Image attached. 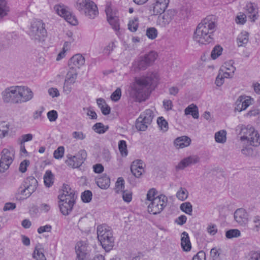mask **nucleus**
<instances>
[{
  "mask_svg": "<svg viewBox=\"0 0 260 260\" xmlns=\"http://www.w3.org/2000/svg\"><path fill=\"white\" fill-rule=\"evenodd\" d=\"M215 16L209 15L198 25L194 32L193 39L201 44H207L214 41V34L217 28Z\"/></svg>",
  "mask_w": 260,
  "mask_h": 260,
  "instance_id": "1",
  "label": "nucleus"
},
{
  "mask_svg": "<svg viewBox=\"0 0 260 260\" xmlns=\"http://www.w3.org/2000/svg\"><path fill=\"white\" fill-rule=\"evenodd\" d=\"M97 235L101 245L106 251H109L112 249L114 245V238L110 226L106 224L98 226Z\"/></svg>",
  "mask_w": 260,
  "mask_h": 260,
  "instance_id": "2",
  "label": "nucleus"
},
{
  "mask_svg": "<svg viewBox=\"0 0 260 260\" xmlns=\"http://www.w3.org/2000/svg\"><path fill=\"white\" fill-rule=\"evenodd\" d=\"M158 80V75L157 72L149 73L146 76L136 78L134 89L138 94L143 95L145 94L149 87L155 83Z\"/></svg>",
  "mask_w": 260,
  "mask_h": 260,
  "instance_id": "3",
  "label": "nucleus"
},
{
  "mask_svg": "<svg viewBox=\"0 0 260 260\" xmlns=\"http://www.w3.org/2000/svg\"><path fill=\"white\" fill-rule=\"evenodd\" d=\"M29 36L35 43L44 42L47 37L45 24L42 20H35L31 23Z\"/></svg>",
  "mask_w": 260,
  "mask_h": 260,
  "instance_id": "4",
  "label": "nucleus"
},
{
  "mask_svg": "<svg viewBox=\"0 0 260 260\" xmlns=\"http://www.w3.org/2000/svg\"><path fill=\"white\" fill-rule=\"evenodd\" d=\"M76 8L91 19L94 18L99 13L96 4L90 0H77Z\"/></svg>",
  "mask_w": 260,
  "mask_h": 260,
  "instance_id": "5",
  "label": "nucleus"
},
{
  "mask_svg": "<svg viewBox=\"0 0 260 260\" xmlns=\"http://www.w3.org/2000/svg\"><path fill=\"white\" fill-rule=\"evenodd\" d=\"M1 158L0 159V172L4 173L10 167L13 162L15 152L12 148L10 149H4L1 153Z\"/></svg>",
  "mask_w": 260,
  "mask_h": 260,
  "instance_id": "6",
  "label": "nucleus"
},
{
  "mask_svg": "<svg viewBox=\"0 0 260 260\" xmlns=\"http://www.w3.org/2000/svg\"><path fill=\"white\" fill-rule=\"evenodd\" d=\"M168 198L165 195L161 194L153 198L148 206V211L150 213L157 214L160 213L167 206Z\"/></svg>",
  "mask_w": 260,
  "mask_h": 260,
  "instance_id": "7",
  "label": "nucleus"
},
{
  "mask_svg": "<svg viewBox=\"0 0 260 260\" xmlns=\"http://www.w3.org/2000/svg\"><path fill=\"white\" fill-rule=\"evenodd\" d=\"M86 152L84 150H80L75 155L68 154L66 164L72 168L80 167L86 158Z\"/></svg>",
  "mask_w": 260,
  "mask_h": 260,
  "instance_id": "8",
  "label": "nucleus"
},
{
  "mask_svg": "<svg viewBox=\"0 0 260 260\" xmlns=\"http://www.w3.org/2000/svg\"><path fill=\"white\" fill-rule=\"evenodd\" d=\"M17 91V86L11 87L6 88L2 92L3 100L5 103L18 104L20 99L18 97Z\"/></svg>",
  "mask_w": 260,
  "mask_h": 260,
  "instance_id": "9",
  "label": "nucleus"
},
{
  "mask_svg": "<svg viewBox=\"0 0 260 260\" xmlns=\"http://www.w3.org/2000/svg\"><path fill=\"white\" fill-rule=\"evenodd\" d=\"M77 254L76 260H90V254L85 244L83 242L77 243L75 247Z\"/></svg>",
  "mask_w": 260,
  "mask_h": 260,
  "instance_id": "10",
  "label": "nucleus"
},
{
  "mask_svg": "<svg viewBox=\"0 0 260 260\" xmlns=\"http://www.w3.org/2000/svg\"><path fill=\"white\" fill-rule=\"evenodd\" d=\"M19 103L26 102L30 100L34 96V94L31 89L25 86H17V91Z\"/></svg>",
  "mask_w": 260,
  "mask_h": 260,
  "instance_id": "11",
  "label": "nucleus"
},
{
  "mask_svg": "<svg viewBox=\"0 0 260 260\" xmlns=\"http://www.w3.org/2000/svg\"><path fill=\"white\" fill-rule=\"evenodd\" d=\"M58 198L61 202H63L64 200L75 201L76 196L75 195L74 190L72 189L70 185L64 184L62 188V193L59 194Z\"/></svg>",
  "mask_w": 260,
  "mask_h": 260,
  "instance_id": "12",
  "label": "nucleus"
},
{
  "mask_svg": "<svg viewBox=\"0 0 260 260\" xmlns=\"http://www.w3.org/2000/svg\"><path fill=\"white\" fill-rule=\"evenodd\" d=\"M105 12L107 15V21L113 29L115 31L119 29V19L115 14L112 12L110 7H107L105 9Z\"/></svg>",
  "mask_w": 260,
  "mask_h": 260,
  "instance_id": "13",
  "label": "nucleus"
},
{
  "mask_svg": "<svg viewBox=\"0 0 260 260\" xmlns=\"http://www.w3.org/2000/svg\"><path fill=\"white\" fill-rule=\"evenodd\" d=\"M236 131H239V135H241L240 140L244 144L248 137H250L255 130L250 125H240L237 127Z\"/></svg>",
  "mask_w": 260,
  "mask_h": 260,
  "instance_id": "14",
  "label": "nucleus"
},
{
  "mask_svg": "<svg viewBox=\"0 0 260 260\" xmlns=\"http://www.w3.org/2000/svg\"><path fill=\"white\" fill-rule=\"evenodd\" d=\"M169 0H155L152 5V14L154 15H161L168 7Z\"/></svg>",
  "mask_w": 260,
  "mask_h": 260,
  "instance_id": "15",
  "label": "nucleus"
},
{
  "mask_svg": "<svg viewBox=\"0 0 260 260\" xmlns=\"http://www.w3.org/2000/svg\"><path fill=\"white\" fill-rule=\"evenodd\" d=\"M85 63L84 57L80 54H77L72 57L69 61V67L70 70L77 71Z\"/></svg>",
  "mask_w": 260,
  "mask_h": 260,
  "instance_id": "16",
  "label": "nucleus"
},
{
  "mask_svg": "<svg viewBox=\"0 0 260 260\" xmlns=\"http://www.w3.org/2000/svg\"><path fill=\"white\" fill-rule=\"evenodd\" d=\"M234 219L241 226H245L248 222V215L245 210L239 208L234 213Z\"/></svg>",
  "mask_w": 260,
  "mask_h": 260,
  "instance_id": "17",
  "label": "nucleus"
},
{
  "mask_svg": "<svg viewBox=\"0 0 260 260\" xmlns=\"http://www.w3.org/2000/svg\"><path fill=\"white\" fill-rule=\"evenodd\" d=\"M56 11L59 15L63 17L70 24L73 25L77 24L78 21L75 16L65 9L60 7L57 9Z\"/></svg>",
  "mask_w": 260,
  "mask_h": 260,
  "instance_id": "18",
  "label": "nucleus"
},
{
  "mask_svg": "<svg viewBox=\"0 0 260 260\" xmlns=\"http://www.w3.org/2000/svg\"><path fill=\"white\" fill-rule=\"evenodd\" d=\"M246 13L251 21L254 22L258 17V8L254 3H248L245 7Z\"/></svg>",
  "mask_w": 260,
  "mask_h": 260,
  "instance_id": "19",
  "label": "nucleus"
},
{
  "mask_svg": "<svg viewBox=\"0 0 260 260\" xmlns=\"http://www.w3.org/2000/svg\"><path fill=\"white\" fill-rule=\"evenodd\" d=\"M74 203L75 201L64 200L63 202H61L59 200V207L62 214L64 215H69L72 211Z\"/></svg>",
  "mask_w": 260,
  "mask_h": 260,
  "instance_id": "20",
  "label": "nucleus"
},
{
  "mask_svg": "<svg viewBox=\"0 0 260 260\" xmlns=\"http://www.w3.org/2000/svg\"><path fill=\"white\" fill-rule=\"evenodd\" d=\"M199 161V157L196 156H190L183 159L176 166V169L183 170L185 167L197 163Z\"/></svg>",
  "mask_w": 260,
  "mask_h": 260,
  "instance_id": "21",
  "label": "nucleus"
},
{
  "mask_svg": "<svg viewBox=\"0 0 260 260\" xmlns=\"http://www.w3.org/2000/svg\"><path fill=\"white\" fill-rule=\"evenodd\" d=\"M191 142V139L187 136H182L176 138L174 142V144L177 148H183L189 146Z\"/></svg>",
  "mask_w": 260,
  "mask_h": 260,
  "instance_id": "22",
  "label": "nucleus"
},
{
  "mask_svg": "<svg viewBox=\"0 0 260 260\" xmlns=\"http://www.w3.org/2000/svg\"><path fill=\"white\" fill-rule=\"evenodd\" d=\"M44 251L43 245L39 243L37 244L32 253V257L36 260H47Z\"/></svg>",
  "mask_w": 260,
  "mask_h": 260,
  "instance_id": "23",
  "label": "nucleus"
},
{
  "mask_svg": "<svg viewBox=\"0 0 260 260\" xmlns=\"http://www.w3.org/2000/svg\"><path fill=\"white\" fill-rule=\"evenodd\" d=\"M181 245L183 250L185 251H189L191 248L189 236L186 232H183L181 234Z\"/></svg>",
  "mask_w": 260,
  "mask_h": 260,
  "instance_id": "24",
  "label": "nucleus"
},
{
  "mask_svg": "<svg viewBox=\"0 0 260 260\" xmlns=\"http://www.w3.org/2000/svg\"><path fill=\"white\" fill-rule=\"evenodd\" d=\"M23 186L27 187L29 191H35L38 186V181L33 176H29L26 178L21 184Z\"/></svg>",
  "mask_w": 260,
  "mask_h": 260,
  "instance_id": "25",
  "label": "nucleus"
},
{
  "mask_svg": "<svg viewBox=\"0 0 260 260\" xmlns=\"http://www.w3.org/2000/svg\"><path fill=\"white\" fill-rule=\"evenodd\" d=\"M97 185L101 189H107L110 185V179L107 175L98 177L96 179Z\"/></svg>",
  "mask_w": 260,
  "mask_h": 260,
  "instance_id": "26",
  "label": "nucleus"
},
{
  "mask_svg": "<svg viewBox=\"0 0 260 260\" xmlns=\"http://www.w3.org/2000/svg\"><path fill=\"white\" fill-rule=\"evenodd\" d=\"M133 68L136 72L145 70L149 66L142 56L133 62Z\"/></svg>",
  "mask_w": 260,
  "mask_h": 260,
  "instance_id": "27",
  "label": "nucleus"
},
{
  "mask_svg": "<svg viewBox=\"0 0 260 260\" xmlns=\"http://www.w3.org/2000/svg\"><path fill=\"white\" fill-rule=\"evenodd\" d=\"M154 116L153 111L148 109L142 112L139 117H141V119L144 121V123L150 125L152 123Z\"/></svg>",
  "mask_w": 260,
  "mask_h": 260,
  "instance_id": "28",
  "label": "nucleus"
},
{
  "mask_svg": "<svg viewBox=\"0 0 260 260\" xmlns=\"http://www.w3.org/2000/svg\"><path fill=\"white\" fill-rule=\"evenodd\" d=\"M247 143L254 147H257L260 144V136L258 132L255 131L246 141Z\"/></svg>",
  "mask_w": 260,
  "mask_h": 260,
  "instance_id": "29",
  "label": "nucleus"
},
{
  "mask_svg": "<svg viewBox=\"0 0 260 260\" xmlns=\"http://www.w3.org/2000/svg\"><path fill=\"white\" fill-rule=\"evenodd\" d=\"M96 103L103 114L107 115L110 114L111 111L110 107L106 104L103 99H98L96 100Z\"/></svg>",
  "mask_w": 260,
  "mask_h": 260,
  "instance_id": "30",
  "label": "nucleus"
},
{
  "mask_svg": "<svg viewBox=\"0 0 260 260\" xmlns=\"http://www.w3.org/2000/svg\"><path fill=\"white\" fill-rule=\"evenodd\" d=\"M185 114H190L194 119L199 118V114L198 107L192 104L189 105L184 110Z\"/></svg>",
  "mask_w": 260,
  "mask_h": 260,
  "instance_id": "31",
  "label": "nucleus"
},
{
  "mask_svg": "<svg viewBox=\"0 0 260 260\" xmlns=\"http://www.w3.org/2000/svg\"><path fill=\"white\" fill-rule=\"evenodd\" d=\"M249 34L246 31H242L238 36L237 39L238 46H244L248 42Z\"/></svg>",
  "mask_w": 260,
  "mask_h": 260,
  "instance_id": "32",
  "label": "nucleus"
},
{
  "mask_svg": "<svg viewBox=\"0 0 260 260\" xmlns=\"http://www.w3.org/2000/svg\"><path fill=\"white\" fill-rule=\"evenodd\" d=\"M171 20L172 17L169 13H165L163 15L158 17L157 23L161 27H165L169 24Z\"/></svg>",
  "mask_w": 260,
  "mask_h": 260,
  "instance_id": "33",
  "label": "nucleus"
},
{
  "mask_svg": "<svg viewBox=\"0 0 260 260\" xmlns=\"http://www.w3.org/2000/svg\"><path fill=\"white\" fill-rule=\"evenodd\" d=\"M142 57L145 59V61H146L148 65L150 66L156 60L157 57V54L156 52L151 51Z\"/></svg>",
  "mask_w": 260,
  "mask_h": 260,
  "instance_id": "34",
  "label": "nucleus"
},
{
  "mask_svg": "<svg viewBox=\"0 0 260 260\" xmlns=\"http://www.w3.org/2000/svg\"><path fill=\"white\" fill-rule=\"evenodd\" d=\"M77 75V71L70 69L66 75L65 81L74 84L76 82Z\"/></svg>",
  "mask_w": 260,
  "mask_h": 260,
  "instance_id": "35",
  "label": "nucleus"
},
{
  "mask_svg": "<svg viewBox=\"0 0 260 260\" xmlns=\"http://www.w3.org/2000/svg\"><path fill=\"white\" fill-rule=\"evenodd\" d=\"M226 132L225 130H221L216 132L215 134L216 142L219 143H224L226 140Z\"/></svg>",
  "mask_w": 260,
  "mask_h": 260,
  "instance_id": "36",
  "label": "nucleus"
},
{
  "mask_svg": "<svg viewBox=\"0 0 260 260\" xmlns=\"http://www.w3.org/2000/svg\"><path fill=\"white\" fill-rule=\"evenodd\" d=\"M53 175L51 171L47 170L46 171L44 176V181L45 185L47 187H50L53 183Z\"/></svg>",
  "mask_w": 260,
  "mask_h": 260,
  "instance_id": "37",
  "label": "nucleus"
},
{
  "mask_svg": "<svg viewBox=\"0 0 260 260\" xmlns=\"http://www.w3.org/2000/svg\"><path fill=\"white\" fill-rule=\"evenodd\" d=\"M141 118L139 117L137 119L135 123L136 128L139 131H145L149 125L144 123V121L142 120Z\"/></svg>",
  "mask_w": 260,
  "mask_h": 260,
  "instance_id": "38",
  "label": "nucleus"
},
{
  "mask_svg": "<svg viewBox=\"0 0 260 260\" xmlns=\"http://www.w3.org/2000/svg\"><path fill=\"white\" fill-rule=\"evenodd\" d=\"M188 192L184 187H180L176 192L177 198L182 201H185L188 197Z\"/></svg>",
  "mask_w": 260,
  "mask_h": 260,
  "instance_id": "39",
  "label": "nucleus"
},
{
  "mask_svg": "<svg viewBox=\"0 0 260 260\" xmlns=\"http://www.w3.org/2000/svg\"><path fill=\"white\" fill-rule=\"evenodd\" d=\"M92 129L96 133L101 134L105 133L109 129V126H105L103 123L98 122L92 126Z\"/></svg>",
  "mask_w": 260,
  "mask_h": 260,
  "instance_id": "40",
  "label": "nucleus"
},
{
  "mask_svg": "<svg viewBox=\"0 0 260 260\" xmlns=\"http://www.w3.org/2000/svg\"><path fill=\"white\" fill-rule=\"evenodd\" d=\"M124 188V180L122 177L118 178L115 183V191L117 193L122 192Z\"/></svg>",
  "mask_w": 260,
  "mask_h": 260,
  "instance_id": "41",
  "label": "nucleus"
},
{
  "mask_svg": "<svg viewBox=\"0 0 260 260\" xmlns=\"http://www.w3.org/2000/svg\"><path fill=\"white\" fill-rule=\"evenodd\" d=\"M118 149L122 156L126 157L128 154L127 144L124 140H120L118 142Z\"/></svg>",
  "mask_w": 260,
  "mask_h": 260,
  "instance_id": "42",
  "label": "nucleus"
},
{
  "mask_svg": "<svg viewBox=\"0 0 260 260\" xmlns=\"http://www.w3.org/2000/svg\"><path fill=\"white\" fill-rule=\"evenodd\" d=\"M180 208L181 211L188 215H191L192 206L190 202H185L181 204Z\"/></svg>",
  "mask_w": 260,
  "mask_h": 260,
  "instance_id": "43",
  "label": "nucleus"
},
{
  "mask_svg": "<svg viewBox=\"0 0 260 260\" xmlns=\"http://www.w3.org/2000/svg\"><path fill=\"white\" fill-rule=\"evenodd\" d=\"M9 11V8L7 5L6 0H0V17L6 16Z\"/></svg>",
  "mask_w": 260,
  "mask_h": 260,
  "instance_id": "44",
  "label": "nucleus"
},
{
  "mask_svg": "<svg viewBox=\"0 0 260 260\" xmlns=\"http://www.w3.org/2000/svg\"><path fill=\"white\" fill-rule=\"evenodd\" d=\"M17 191L19 194L26 198L29 197L34 192V191H30L29 190H28V188L25 186H23L22 184L18 188Z\"/></svg>",
  "mask_w": 260,
  "mask_h": 260,
  "instance_id": "45",
  "label": "nucleus"
},
{
  "mask_svg": "<svg viewBox=\"0 0 260 260\" xmlns=\"http://www.w3.org/2000/svg\"><path fill=\"white\" fill-rule=\"evenodd\" d=\"M157 30L155 27H149L146 29V35L149 39L154 40L157 37Z\"/></svg>",
  "mask_w": 260,
  "mask_h": 260,
  "instance_id": "46",
  "label": "nucleus"
},
{
  "mask_svg": "<svg viewBox=\"0 0 260 260\" xmlns=\"http://www.w3.org/2000/svg\"><path fill=\"white\" fill-rule=\"evenodd\" d=\"M222 50L223 49L220 45H216L211 51V56L212 58L215 59L218 57L221 54Z\"/></svg>",
  "mask_w": 260,
  "mask_h": 260,
  "instance_id": "47",
  "label": "nucleus"
},
{
  "mask_svg": "<svg viewBox=\"0 0 260 260\" xmlns=\"http://www.w3.org/2000/svg\"><path fill=\"white\" fill-rule=\"evenodd\" d=\"M239 97H242V100H241V105L242 106L243 110H245L250 105L252 104L251 101H253V99L250 96L246 95H241Z\"/></svg>",
  "mask_w": 260,
  "mask_h": 260,
  "instance_id": "48",
  "label": "nucleus"
},
{
  "mask_svg": "<svg viewBox=\"0 0 260 260\" xmlns=\"http://www.w3.org/2000/svg\"><path fill=\"white\" fill-rule=\"evenodd\" d=\"M139 19L138 17H134L131 20L128 24V29L132 32L136 31L139 26Z\"/></svg>",
  "mask_w": 260,
  "mask_h": 260,
  "instance_id": "49",
  "label": "nucleus"
},
{
  "mask_svg": "<svg viewBox=\"0 0 260 260\" xmlns=\"http://www.w3.org/2000/svg\"><path fill=\"white\" fill-rule=\"evenodd\" d=\"M241 235L240 231L238 229H231L226 232L225 236L228 239L237 238Z\"/></svg>",
  "mask_w": 260,
  "mask_h": 260,
  "instance_id": "50",
  "label": "nucleus"
},
{
  "mask_svg": "<svg viewBox=\"0 0 260 260\" xmlns=\"http://www.w3.org/2000/svg\"><path fill=\"white\" fill-rule=\"evenodd\" d=\"M157 123L161 130L164 132H166L168 130V123L162 117H159L157 118Z\"/></svg>",
  "mask_w": 260,
  "mask_h": 260,
  "instance_id": "51",
  "label": "nucleus"
},
{
  "mask_svg": "<svg viewBox=\"0 0 260 260\" xmlns=\"http://www.w3.org/2000/svg\"><path fill=\"white\" fill-rule=\"evenodd\" d=\"M92 193L90 190L84 191L81 194V199L83 202L89 203L92 199Z\"/></svg>",
  "mask_w": 260,
  "mask_h": 260,
  "instance_id": "52",
  "label": "nucleus"
},
{
  "mask_svg": "<svg viewBox=\"0 0 260 260\" xmlns=\"http://www.w3.org/2000/svg\"><path fill=\"white\" fill-rule=\"evenodd\" d=\"M9 129V125L5 122H3L0 124V136L3 137L8 135Z\"/></svg>",
  "mask_w": 260,
  "mask_h": 260,
  "instance_id": "53",
  "label": "nucleus"
},
{
  "mask_svg": "<svg viewBox=\"0 0 260 260\" xmlns=\"http://www.w3.org/2000/svg\"><path fill=\"white\" fill-rule=\"evenodd\" d=\"M64 149L63 146H59L54 152V157L56 159H60L63 156Z\"/></svg>",
  "mask_w": 260,
  "mask_h": 260,
  "instance_id": "54",
  "label": "nucleus"
},
{
  "mask_svg": "<svg viewBox=\"0 0 260 260\" xmlns=\"http://www.w3.org/2000/svg\"><path fill=\"white\" fill-rule=\"evenodd\" d=\"M121 91L120 88H117L111 94V99L114 102L118 101L121 98Z\"/></svg>",
  "mask_w": 260,
  "mask_h": 260,
  "instance_id": "55",
  "label": "nucleus"
},
{
  "mask_svg": "<svg viewBox=\"0 0 260 260\" xmlns=\"http://www.w3.org/2000/svg\"><path fill=\"white\" fill-rule=\"evenodd\" d=\"M47 117L50 122L56 121L58 117V114L56 111L52 110L49 111L47 114Z\"/></svg>",
  "mask_w": 260,
  "mask_h": 260,
  "instance_id": "56",
  "label": "nucleus"
},
{
  "mask_svg": "<svg viewBox=\"0 0 260 260\" xmlns=\"http://www.w3.org/2000/svg\"><path fill=\"white\" fill-rule=\"evenodd\" d=\"M143 161L141 159H137L133 161L131 166V169L132 170L134 168H137L139 169H144L143 167Z\"/></svg>",
  "mask_w": 260,
  "mask_h": 260,
  "instance_id": "57",
  "label": "nucleus"
},
{
  "mask_svg": "<svg viewBox=\"0 0 260 260\" xmlns=\"http://www.w3.org/2000/svg\"><path fill=\"white\" fill-rule=\"evenodd\" d=\"M236 22L237 24H244L246 21V16L244 13H240L236 18Z\"/></svg>",
  "mask_w": 260,
  "mask_h": 260,
  "instance_id": "58",
  "label": "nucleus"
},
{
  "mask_svg": "<svg viewBox=\"0 0 260 260\" xmlns=\"http://www.w3.org/2000/svg\"><path fill=\"white\" fill-rule=\"evenodd\" d=\"M231 72L226 71H223V73L222 74H221V76L224 79V78H232L234 75V73L236 70L235 67H234L233 66H231Z\"/></svg>",
  "mask_w": 260,
  "mask_h": 260,
  "instance_id": "59",
  "label": "nucleus"
},
{
  "mask_svg": "<svg viewBox=\"0 0 260 260\" xmlns=\"http://www.w3.org/2000/svg\"><path fill=\"white\" fill-rule=\"evenodd\" d=\"M122 198L124 201L129 203L132 199V192L130 191L124 190L122 192Z\"/></svg>",
  "mask_w": 260,
  "mask_h": 260,
  "instance_id": "60",
  "label": "nucleus"
},
{
  "mask_svg": "<svg viewBox=\"0 0 260 260\" xmlns=\"http://www.w3.org/2000/svg\"><path fill=\"white\" fill-rule=\"evenodd\" d=\"M219 249H217L215 247L211 249L210 254L213 260H219V255L220 253L219 252Z\"/></svg>",
  "mask_w": 260,
  "mask_h": 260,
  "instance_id": "61",
  "label": "nucleus"
},
{
  "mask_svg": "<svg viewBox=\"0 0 260 260\" xmlns=\"http://www.w3.org/2000/svg\"><path fill=\"white\" fill-rule=\"evenodd\" d=\"M157 193V191L154 188L149 189L147 193V199L148 201H152L153 198H155V196Z\"/></svg>",
  "mask_w": 260,
  "mask_h": 260,
  "instance_id": "62",
  "label": "nucleus"
},
{
  "mask_svg": "<svg viewBox=\"0 0 260 260\" xmlns=\"http://www.w3.org/2000/svg\"><path fill=\"white\" fill-rule=\"evenodd\" d=\"M252 222L254 223V226L253 229L254 231H258L260 228V216H255L253 217Z\"/></svg>",
  "mask_w": 260,
  "mask_h": 260,
  "instance_id": "63",
  "label": "nucleus"
},
{
  "mask_svg": "<svg viewBox=\"0 0 260 260\" xmlns=\"http://www.w3.org/2000/svg\"><path fill=\"white\" fill-rule=\"evenodd\" d=\"M206 254L204 251H200L192 258V260H205Z\"/></svg>",
  "mask_w": 260,
  "mask_h": 260,
  "instance_id": "64",
  "label": "nucleus"
}]
</instances>
